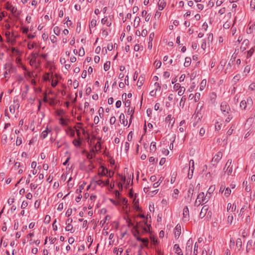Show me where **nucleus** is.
<instances>
[{
    "instance_id": "f257e3e1",
    "label": "nucleus",
    "mask_w": 255,
    "mask_h": 255,
    "mask_svg": "<svg viewBox=\"0 0 255 255\" xmlns=\"http://www.w3.org/2000/svg\"><path fill=\"white\" fill-rule=\"evenodd\" d=\"M220 108L221 111L225 116H226L227 114L231 112L230 106L225 102H223L221 103Z\"/></svg>"
},
{
    "instance_id": "f03ea898",
    "label": "nucleus",
    "mask_w": 255,
    "mask_h": 255,
    "mask_svg": "<svg viewBox=\"0 0 255 255\" xmlns=\"http://www.w3.org/2000/svg\"><path fill=\"white\" fill-rule=\"evenodd\" d=\"M7 36V40L8 42L10 44L11 46L14 45L16 42V36L14 35V33L12 32L11 34L10 32H8V34L6 33Z\"/></svg>"
},
{
    "instance_id": "7ed1b4c3",
    "label": "nucleus",
    "mask_w": 255,
    "mask_h": 255,
    "mask_svg": "<svg viewBox=\"0 0 255 255\" xmlns=\"http://www.w3.org/2000/svg\"><path fill=\"white\" fill-rule=\"evenodd\" d=\"M210 196L208 193L205 195L204 192H200L198 195V199H200L203 204H205L209 200Z\"/></svg>"
},
{
    "instance_id": "20e7f679",
    "label": "nucleus",
    "mask_w": 255,
    "mask_h": 255,
    "mask_svg": "<svg viewBox=\"0 0 255 255\" xmlns=\"http://www.w3.org/2000/svg\"><path fill=\"white\" fill-rule=\"evenodd\" d=\"M193 244V241L192 239H189L187 242L186 245V255L190 254L192 252V246Z\"/></svg>"
},
{
    "instance_id": "39448f33",
    "label": "nucleus",
    "mask_w": 255,
    "mask_h": 255,
    "mask_svg": "<svg viewBox=\"0 0 255 255\" xmlns=\"http://www.w3.org/2000/svg\"><path fill=\"white\" fill-rule=\"evenodd\" d=\"M190 219L189 211L187 206H185L183 210V221L184 222H188Z\"/></svg>"
},
{
    "instance_id": "423d86ee",
    "label": "nucleus",
    "mask_w": 255,
    "mask_h": 255,
    "mask_svg": "<svg viewBox=\"0 0 255 255\" xmlns=\"http://www.w3.org/2000/svg\"><path fill=\"white\" fill-rule=\"evenodd\" d=\"M6 9L9 11L13 15H15L16 12V8L9 3H7L5 5Z\"/></svg>"
},
{
    "instance_id": "0eeeda50",
    "label": "nucleus",
    "mask_w": 255,
    "mask_h": 255,
    "mask_svg": "<svg viewBox=\"0 0 255 255\" xmlns=\"http://www.w3.org/2000/svg\"><path fill=\"white\" fill-rule=\"evenodd\" d=\"M208 210V205H205L202 207V209H201V211L199 214V217L201 218H204L205 215H206L207 212Z\"/></svg>"
},
{
    "instance_id": "6e6552de",
    "label": "nucleus",
    "mask_w": 255,
    "mask_h": 255,
    "mask_svg": "<svg viewBox=\"0 0 255 255\" xmlns=\"http://www.w3.org/2000/svg\"><path fill=\"white\" fill-rule=\"evenodd\" d=\"M222 153L221 152H218L212 159V161L215 163H217L222 158Z\"/></svg>"
},
{
    "instance_id": "1a4fd4ad",
    "label": "nucleus",
    "mask_w": 255,
    "mask_h": 255,
    "mask_svg": "<svg viewBox=\"0 0 255 255\" xmlns=\"http://www.w3.org/2000/svg\"><path fill=\"white\" fill-rule=\"evenodd\" d=\"M100 170H101V171H99L98 174L99 176H108V170L106 168H105L104 166H101L100 167Z\"/></svg>"
},
{
    "instance_id": "9d476101",
    "label": "nucleus",
    "mask_w": 255,
    "mask_h": 255,
    "mask_svg": "<svg viewBox=\"0 0 255 255\" xmlns=\"http://www.w3.org/2000/svg\"><path fill=\"white\" fill-rule=\"evenodd\" d=\"M250 41L248 39H245L242 43L240 49L242 51H244L246 50L249 45Z\"/></svg>"
},
{
    "instance_id": "9b49d317",
    "label": "nucleus",
    "mask_w": 255,
    "mask_h": 255,
    "mask_svg": "<svg viewBox=\"0 0 255 255\" xmlns=\"http://www.w3.org/2000/svg\"><path fill=\"white\" fill-rule=\"evenodd\" d=\"M236 205L235 204H232L231 203H229L227 205V211H231V212H234L236 210Z\"/></svg>"
},
{
    "instance_id": "f8f14e48",
    "label": "nucleus",
    "mask_w": 255,
    "mask_h": 255,
    "mask_svg": "<svg viewBox=\"0 0 255 255\" xmlns=\"http://www.w3.org/2000/svg\"><path fill=\"white\" fill-rule=\"evenodd\" d=\"M166 4V3L165 0H159L158 2V9L159 10H163L165 7Z\"/></svg>"
},
{
    "instance_id": "ddd939ff",
    "label": "nucleus",
    "mask_w": 255,
    "mask_h": 255,
    "mask_svg": "<svg viewBox=\"0 0 255 255\" xmlns=\"http://www.w3.org/2000/svg\"><path fill=\"white\" fill-rule=\"evenodd\" d=\"M173 251L178 255H183L181 249L180 248L179 245L177 244L174 245L173 247Z\"/></svg>"
},
{
    "instance_id": "4468645a",
    "label": "nucleus",
    "mask_w": 255,
    "mask_h": 255,
    "mask_svg": "<svg viewBox=\"0 0 255 255\" xmlns=\"http://www.w3.org/2000/svg\"><path fill=\"white\" fill-rule=\"evenodd\" d=\"M175 233H174L175 237L176 238H177V237L178 238L181 234L180 226L179 225V224L176 225V226L175 227Z\"/></svg>"
},
{
    "instance_id": "2eb2a0df",
    "label": "nucleus",
    "mask_w": 255,
    "mask_h": 255,
    "mask_svg": "<svg viewBox=\"0 0 255 255\" xmlns=\"http://www.w3.org/2000/svg\"><path fill=\"white\" fill-rule=\"evenodd\" d=\"M120 119L121 122V124L124 126L127 125L128 121L125 119V115L124 114H121L120 116Z\"/></svg>"
},
{
    "instance_id": "dca6fc26",
    "label": "nucleus",
    "mask_w": 255,
    "mask_h": 255,
    "mask_svg": "<svg viewBox=\"0 0 255 255\" xmlns=\"http://www.w3.org/2000/svg\"><path fill=\"white\" fill-rule=\"evenodd\" d=\"M101 22L104 24H106L108 27H109L111 25L112 23L108 21V18L107 17H105L102 18Z\"/></svg>"
},
{
    "instance_id": "f3484780",
    "label": "nucleus",
    "mask_w": 255,
    "mask_h": 255,
    "mask_svg": "<svg viewBox=\"0 0 255 255\" xmlns=\"http://www.w3.org/2000/svg\"><path fill=\"white\" fill-rule=\"evenodd\" d=\"M191 63V59L190 57H186L185 59V62L184 63V66L186 67H189Z\"/></svg>"
},
{
    "instance_id": "a211bd4d",
    "label": "nucleus",
    "mask_w": 255,
    "mask_h": 255,
    "mask_svg": "<svg viewBox=\"0 0 255 255\" xmlns=\"http://www.w3.org/2000/svg\"><path fill=\"white\" fill-rule=\"evenodd\" d=\"M72 143L74 145V146H76V147H80L81 144V142L79 140L77 139H74L73 140Z\"/></svg>"
},
{
    "instance_id": "6ab92c4d",
    "label": "nucleus",
    "mask_w": 255,
    "mask_h": 255,
    "mask_svg": "<svg viewBox=\"0 0 255 255\" xmlns=\"http://www.w3.org/2000/svg\"><path fill=\"white\" fill-rule=\"evenodd\" d=\"M236 245V246L239 248V250H240L242 248V240L240 238H238L237 239Z\"/></svg>"
},
{
    "instance_id": "aec40b11",
    "label": "nucleus",
    "mask_w": 255,
    "mask_h": 255,
    "mask_svg": "<svg viewBox=\"0 0 255 255\" xmlns=\"http://www.w3.org/2000/svg\"><path fill=\"white\" fill-rule=\"evenodd\" d=\"M123 251V249L121 248L118 249L115 248L114 250V252L116 254V255H122Z\"/></svg>"
},
{
    "instance_id": "412c9836",
    "label": "nucleus",
    "mask_w": 255,
    "mask_h": 255,
    "mask_svg": "<svg viewBox=\"0 0 255 255\" xmlns=\"http://www.w3.org/2000/svg\"><path fill=\"white\" fill-rule=\"evenodd\" d=\"M111 62L110 61H107L104 65V69L107 71L109 70L110 68Z\"/></svg>"
},
{
    "instance_id": "4be33fe9",
    "label": "nucleus",
    "mask_w": 255,
    "mask_h": 255,
    "mask_svg": "<svg viewBox=\"0 0 255 255\" xmlns=\"http://www.w3.org/2000/svg\"><path fill=\"white\" fill-rule=\"evenodd\" d=\"M254 51H255L254 48L252 47V48L250 49V50L247 51V58H250V57H251L252 55H253V53L254 52Z\"/></svg>"
},
{
    "instance_id": "5701e85b",
    "label": "nucleus",
    "mask_w": 255,
    "mask_h": 255,
    "mask_svg": "<svg viewBox=\"0 0 255 255\" xmlns=\"http://www.w3.org/2000/svg\"><path fill=\"white\" fill-rule=\"evenodd\" d=\"M66 227L65 228V230L66 231H70L71 233H73L74 231L73 230V227L71 224H66Z\"/></svg>"
},
{
    "instance_id": "b1692460",
    "label": "nucleus",
    "mask_w": 255,
    "mask_h": 255,
    "mask_svg": "<svg viewBox=\"0 0 255 255\" xmlns=\"http://www.w3.org/2000/svg\"><path fill=\"white\" fill-rule=\"evenodd\" d=\"M240 107L244 110L246 109L247 106V103L246 100H242L240 103Z\"/></svg>"
},
{
    "instance_id": "393cba45",
    "label": "nucleus",
    "mask_w": 255,
    "mask_h": 255,
    "mask_svg": "<svg viewBox=\"0 0 255 255\" xmlns=\"http://www.w3.org/2000/svg\"><path fill=\"white\" fill-rule=\"evenodd\" d=\"M97 24V21L95 19H93L91 21L90 23L89 24V27L90 28H94L96 26Z\"/></svg>"
},
{
    "instance_id": "a878e982",
    "label": "nucleus",
    "mask_w": 255,
    "mask_h": 255,
    "mask_svg": "<svg viewBox=\"0 0 255 255\" xmlns=\"http://www.w3.org/2000/svg\"><path fill=\"white\" fill-rule=\"evenodd\" d=\"M47 135H48V131H47V129H46L42 132L40 137L42 139H44L47 136Z\"/></svg>"
},
{
    "instance_id": "bb28decb",
    "label": "nucleus",
    "mask_w": 255,
    "mask_h": 255,
    "mask_svg": "<svg viewBox=\"0 0 255 255\" xmlns=\"http://www.w3.org/2000/svg\"><path fill=\"white\" fill-rule=\"evenodd\" d=\"M215 189V186L214 185L211 186L210 188L208 189L207 193L208 195L211 197V193L214 191Z\"/></svg>"
},
{
    "instance_id": "cd10ccee",
    "label": "nucleus",
    "mask_w": 255,
    "mask_h": 255,
    "mask_svg": "<svg viewBox=\"0 0 255 255\" xmlns=\"http://www.w3.org/2000/svg\"><path fill=\"white\" fill-rule=\"evenodd\" d=\"M194 170L193 169H189V172H188V178L189 179H192V177H193V172H194Z\"/></svg>"
},
{
    "instance_id": "c85d7f7f",
    "label": "nucleus",
    "mask_w": 255,
    "mask_h": 255,
    "mask_svg": "<svg viewBox=\"0 0 255 255\" xmlns=\"http://www.w3.org/2000/svg\"><path fill=\"white\" fill-rule=\"evenodd\" d=\"M206 84V80H203L201 83L200 87V90L202 91L204 90L205 86Z\"/></svg>"
},
{
    "instance_id": "c756f323",
    "label": "nucleus",
    "mask_w": 255,
    "mask_h": 255,
    "mask_svg": "<svg viewBox=\"0 0 255 255\" xmlns=\"http://www.w3.org/2000/svg\"><path fill=\"white\" fill-rule=\"evenodd\" d=\"M37 46L36 43L34 42H29L28 44V48L29 49L31 50L32 49H33Z\"/></svg>"
},
{
    "instance_id": "7c9ffc66",
    "label": "nucleus",
    "mask_w": 255,
    "mask_h": 255,
    "mask_svg": "<svg viewBox=\"0 0 255 255\" xmlns=\"http://www.w3.org/2000/svg\"><path fill=\"white\" fill-rule=\"evenodd\" d=\"M52 77L53 76L52 75H51L49 73H47L45 76H44V79L45 81H50Z\"/></svg>"
},
{
    "instance_id": "2f4dec72",
    "label": "nucleus",
    "mask_w": 255,
    "mask_h": 255,
    "mask_svg": "<svg viewBox=\"0 0 255 255\" xmlns=\"http://www.w3.org/2000/svg\"><path fill=\"white\" fill-rule=\"evenodd\" d=\"M51 79V86L53 87H55L57 85L58 81L56 79H54L53 77Z\"/></svg>"
},
{
    "instance_id": "473e14b6",
    "label": "nucleus",
    "mask_w": 255,
    "mask_h": 255,
    "mask_svg": "<svg viewBox=\"0 0 255 255\" xmlns=\"http://www.w3.org/2000/svg\"><path fill=\"white\" fill-rule=\"evenodd\" d=\"M185 91V88L184 87H181V88L178 90V95L180 96H182L184 93Z\"/></svg>"
},
{
    "instance_id": "72a5a7b5",
    "label": "nucleus",
    "mask_w": 255,
    "mask_h": 255,
    "mask_svg": "<svg viewBox=\"0 0 255 255\" xmlns=\"http://www.w3.org/2000/svg\"><path fill=\"white\" fill-rule=\"evenodd\" d=\"M225 191L224 195L225 196L228 197L230 195V194L231 193V190L228 187H227L226 188H225Z\"/></svg>"
},
{
    "instance_id": "f704fd0d",
    "label": "nucleus",
    "mask_w": 255,
    "mask_h": 255,
    "mask_svg": "<svg viewBox=\"0 0 255 255\" xmlns=\"http://www.w3.org/2000/svg\"><path fill=\"white\" fill-rule=\"evenodd\" d=\"M233 171V167L228 166L227 168L226 172L228 175H231Z\"/></svg>"
},
{
    "instance_id": "c9c22d12",
    "label": "nucleus",
    "mask_w": 255,
    "mask_h": 255,
    "mask_svg": "<svg viewBox=\"0 0 255 255\" xmlns=\"http://www.w3.org/2000/svg\"><path fill=\"white\" fill-rule=\"evenodd\" d=\"M222 124L220 123L219 122H216L215 124V129L217 130H219L221 129L222 127Z\"/></svg>"
},
{
    "instance_id": "e433bc0d",
    "label": "nucleus",
    "mask_w": 255,
    "mask_h": 255,
    "mask_svg": "<svg viewBox=\"0 0 255 255\" xmlns=\"http://www.w3.org/2000/svg\"><path fill=\"white\" fill-rule=\"evenodd\" d=\"M226 116H228V117L226 118L225 122L226 123H229L232 119L233 116L230 114V112L229 113V114H227Z\"/></svg>"
},
{
    "instance_id": "4c0bfd02",
    "label": "nucleus",
    "mask_w": 255,
    "mask_h": 255,
    "mask_svg": "<svg viewBox=\"0 0 255 255\" xmlns=\"http://www.w3.org/2000/svg\"><path fill=\"white\" fill-rule=\"evenodd\" d=\"M53 31H54V33L57 35H58L60 34V28H59V27H58V26L54 27Z\"/></svg>"
},
{
    "instance_id": "58836bf2",
    "label": "nucleus",
    "mask_w": 255,
    "mask_h": 255,
    "mask_svg": "<svg viewBox=\"0 0 255 255\" xmlns=\"http://www.w3.org/2000/svg\"><path fill=\"white\" fill-rule=\"evenodd\" d=\"M156 142L152 141L150 144V149L151 150L154 151L156 149Z\"/></svg>"
},
{
    "instance_id": "ea45409f",
    "label": "nucleus",
    "mask_w": 255,
    "mask_h": 255,
    "mask_svg": "<svg viewBox=\"0 0 255 255\" xmlns=\"http://www.w3.org/2000/svg\"><path fill=\"white\" fill-rule=\"evenodd\" d=\"M234 220V217L232 215H229L227 218V222L228 223L231 224Z\"/></svg>"
},
{
    "instance_id": "a19ab883",
    "label": "nucleus",
    "mask_w": 255,
    "mask_h": 255,
    "mask_svg": "<svg viewBox=\"0 0 255 255\" xmlns=\"http://www.w3.org/2000/svg\"><path fill=\"white\" fill-rule=\"evenodd\" d=\"M9 111L11 114L14 115L15 111L14 106L11 105L9 108Z\"/></svg>"
},
{
    "instance_id": "79ce46f5",
    "label": "nucleus",
    "mask_w": 255,
    "mask_h": 255,
    "mask_svg": "<svg viewBox=\"0 0 255 255\" xmlns=\"http://www.w3.org/2000/svg\"><path fill=\"white\" fill-rule=\"evenodd\" d=\"M134 111L132 108L129 107L127 111V113L128 115H130L131 118L132 117V115L133 114Z\"/></svg>"
},
{
    "instance_id": "37998d69",
    "label": "nucleus",
    "mask_w": 255,
    "mask_h": 255,
    "mask_svg": "<svg viewBox=\"0 0 255 255\" xmlns=\"http://www.w3.org/2000/svg\"><path fill=\"white\" fill-rule=\"evenodd\" d=\"M200 98V94L199 93H196L194 96V101L195 102H198Z\"/></svg>"
},
{
    "instance_id": "c03bdc74",
    "label": "nucleus",
    "mask_w": 255,
    "mask_h": 255,
    "mask_svg": "<svg viewBox=\"0 0 255 255\" xmlns=\"http://www.w3.org/2000/svg\"><path fill=\"white\" fill-rule=\"evenodd\" d=\"M198 246L197 243H196L195 244L194 248V251H193L194 255H197V254H198Z\"/></svg>"
},
{
    "instance_id": "a18cd8bd",
    "label": "nucleus",
    "mask_w": 255,
    "mask_h": 255,
    "mask_svg": "<svg viewBox=\"0 0 255 255\" xmlns=\"http://www.w3.org/2000/svg\"><path fill=\"white\" fill-rule=\"evenodd\" d=\"M189 169H194V161L193 160L191 159L189 161Z\"/></svg>"
},
{
    "instance_id": "49530a36",
    "label": "nucleus",
    "mask_w": 255,
    "mask_h": 255,
    "mask_svg": "<svg viewBox=\"0 0 255 255\" xmlns=\"http://www.w3.org/2000/svg\"><path fill=\"white\" fill-rule=\"evenodd\" d=\"M110 218L109 216H106L104 219L102 220L100 222V224H101L102 226L104 225V224L106 223V221L107 220H109Z\"/></svg>"
},
{
    "instance_id": "de8ad7c7",
    "label": "nucleus",
    "mask_w": 255,
    "mask_h": 255,
    "mask_svg": "<svg viewBox=\"0 0 255 255\" xmlns=\"http://www.w3.org/2000/svg\"><path fill=\"white\" fill-rule=\"evenodd\" d=\"M201 47L203 50H205L206 48V40L205 39H203L202 40V43L201 45Z\"/></svg>"
},
{
    "instance_id": "09e8293b",
    "label": "nucleus",
    "mask_w": 255,
    "mask_h": 255,
    "mask_svg": "<svg viewBox=\"0 0 255 255\" xmlns=\"http://www.w3.org/2000/svg\"><path fill=\"white\" fill-rule=\"evenodd\" d=\"M250 7L252 9H255V0H251Z\"/></svg>"
},
{
    "instance_id": "8fccbe9b",
    "label": "nucleus",
    "mask_w": 255,
    "mask_h": 255,
    "mask_svg": "<svg viewBox=\"0 0 255 255\" xmlns=\"http://www.w3.org/2000/svg\"><path fill=\"white\" fill-rule=\"evenodd\" d=\"M201 204H203V202H201V200L200 199H198L197 197L195 202L194 205L195 206H199Z\"/></svg>"
},
{
    "instance_id": "3c124183",
    "label": "nucleus",
    "mask_w": 255,
    "mask_h": 255,
    "mask_svg": "<svg viewBox=\"0 0 255 255\" xmlns=\"http://www.w3.org/2000/svg\"><path fill=\"white\" fill-rule=\"evenodd\" d=\"M154 64L157 69L159 68L161 66V62L160 61H155Z\"/></svg>"
},
{
    "instance_id": "603ef678",
    "label": "nucleus",
    "mask_w": 255,
    "mask_h": 255,
    "mask_svg": "<svg viewBox=\"0 0 255 255\" xmlns=\"http://www.w3.org/2000/svg\"><path fill=\"white\" fill-rule=\"evenodd\" d=\"M16 63H17V66H18L19 65H21V67H22L23 69V70H25V67L24 66H23L21 61H20V60L17 57V62H16Z\"/></svg>"
},
{
    "instance_id": "864d4df0",
    "label": "nucleus",
    "mask_w": 255,
    "mask_h": 255,
    "mask_svg": "<svg viewBox=\"0 0 255 255\" xmlns=\"http://www.w3.org/2000/svg\"><path fill=\"white\" fill-rule=\"evenodd\" d=\"M253 244L254 243L253 240H250L248 241L246 246L250 248H252V246H253Z\"/></svg>"
},
{
    "instance_id": "5fc2aeb1",
    "label": "nucleus",
    "mask_w": 255,
    "mask_h": 255,
    "mask_svg": "<svg viewBox=\"0 0 255 255\" xmlns=\"http://www.w3.org/2000/svg\"><path fill=\"white\" fill-rule=\"evenodd\" d=\"M255 29V24H252L250 26V28H249V31H248V33H252L254 30Z\"/></svg>"
},
{
    "instance_id": "6e6d98bb",
    "label": "nucleus",
    "mask_w": 255,
    "mask_h": 255,
    "mask_svg": "<svg viewBox=\"0 0 255 255\" xmlns=\"http://www.w3.org/2000/svg\"><path fill=\"white\" fill-rule=\"evenodd\" d=\"M186 100V96H184L182 97L180 101V106H181V105L183 106L184 104V103H185V101Z\"/></svg>"
},
{
    "instance_id": "4d7b16f0",
    "label": "nucleus",
    "mask_w": 255,
    "mask_h": 255,
    "mask_svg": "<svg viewBox=\"0 0 255 255\" xmlns=\"http://www.w3.org/2000/svg\"><path fill=\"white\" fill-rule=\"evenodd\" d=\"M234 131V128H232V127H231L229 130L227 131V135L228 136H230L232 133H233V132Z\"/></svg>"
},
{
    "instance_id": "13d9d810",
    "label": "nucleus",
    "mask_w": 255,
    "mask_h": 255,
    "mask_svg": "<svg viewBox=\"0 0 255 255\" xmlns=\"http://www.w3.org/2000/svg\"><path fill=\"white\" fill-rule=\"evenodd\" d=\"M72 213V209H68L66 212L65 215L66 217H69L71 216Z\"/></svg>"
},
{
    "instance_id": "bf43d9fd",
    "label": "nucleus",
    "mask_w": 255,
    "mask_h": 255,
    "mask_svg": "<svg viewBox=\"0 0 255 255\" xmlns=\"http://www.w3.org/2000/svg\"><path fill=\"white\" fill-rule=\"evenodd\" d=\"M181 88V86L179 83L175 84L173 86V88L175 90H179Z\"/></svg>"
},
{
    "instance_id": "052dcab7",
    "label": "nucleus",
    "mask_w": 255,
    "mask_h": 255,
    "mask_svg": "<svg viewBox=\"0 0 255 255\" xmlns=\"http://www.w3.org/2000/svg\"><path fill=\"white\" fill-rule=\"evenodd\" d=\"M14 202V198H9L7 201V204H8V206H10Z\"/></svg>"
},
{
    "instance_id": "680f3d73",
    "label": "nucleus",
    "mask_w": 255,
    "mask_h": 255,
    "mask_svg": "<svg viewBox=\"0 0 255 255\" xmlns=\"http://www.w3.org/2000/svg\"><path fill=\"white\" fill-rule=\"evenodd\" d=\"M154 86L156 87L155 90H156V91L161 89V86L159 83L158 82H155L154 83Z\"/></svg>"
},
{
    "instance_id": "e2e57ef3",
    "label": "nucleus",
    "mask_w": 255,
    "mask_h": 255,
    "mask_svg": "<svg viewBox=\"0 0 255 255\" xmlns=\"http://www.w3.org/2000/svg\"><path fill=\"white\" fill-rule=\"evenodd\" d=\"M95 182L96 183V184L97 185H98L99 186H103V185L104 181H102V180H96L95 181Z\"/></svg>"
},
{
    "instance_id": "0e129e2a",
    "label": "nucleus",
    "mask_w": 255,
    "mask_h": 255,
    "mask_svg": "<svg viewBox=\"0 0 255 255\" xmlns=\"http://www.w3.org/2000/svg\"><path fill=\"white\" fill-rule=\"evenodd\" d=\"M116 118L115 117H112L110 119V123L111 125H114L116 122Z\"/></svg>"
},
{
    "instance_id": "69168bd1",
    "label": "nucleus",
    "mask_w": 255,
    "mask_h": 255,
    "mask_svg": "<svg viewBox=\"0 0 255 255\" xmlns=\"http://www.w3.org/2000/svg\"><path fill=\"white\" fill-rule=\"evenodd\" d=\"M151 241L152 244L153 245L155 246V245H157V244H158L157 240L155 239V238H151Z\"/></svg>"
},
{
    "instance_id": "338daca9",
    "label": "nucleus",
    "mask_w": 255,
    "mask_h": 255,
    "mask_svg": "<svg viewBox=\"0 0 255 255\" xmlns=\"http://www.w3.org/2000/svg\"><path fill=\"white\" fill-rule=\"evenodd\" d=\"M60 124L62 126H66L67 125L66 121L63 118L60 119Z\"/></svg>"
},
{
    "instance_id": "774afa93",
    "label": "nucleus",
    "mask_w": 255,
    "mask_h": 255,
    "mask_svg": "<svg viewBox=\"0 0 255 255\" xmlns=\"http://www.w3.org/2000/svg\"><path fill=\"white\" fill-rule=\"evenodd\" d=\"M249 89L252 91L255 90V83H253L250 84L249 86Z\"/></svg>"
}]
</instances>
